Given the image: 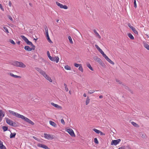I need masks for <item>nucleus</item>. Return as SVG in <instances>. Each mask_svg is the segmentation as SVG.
Here are the masks:
<instances>
[{
    "instance_id": "obj_45",
    "label": "nucleus",
    "mask_w": 149,
    "mask_h": 149,
    "mask_svg": "<svg viewBox=\"0 0 149 149\" xmlns=\"http://www.w3.org/2000/svg\"><path fill=\"white\" fill-rule=\"evenodd\" d=\"M134 7L135 8H136L137 7V5H136V0H134Z\"/></svg>"
},
{
    "instance_id": "obj_55",
    "label": "nucleus",
    "mask_w": 149,
    "mask_h": 149,
    "mask_svg": "<svg viewBox=\"0 0 149 149\" xmlns=\"http://www.w3.org/2000/svg\"><path fill=\"white\" fill-rule=\"evenodd\" d=\"M45 31L48 30V28L46 26H45L44 27Z\"/></svg>"
},
{
    "instance_id": "obj_37",
    "label": "nucleus",
    "mask_w": 149,
    "mask_h": 149,
    "mask_svg": "<svg viewBox=\"0 0 149 149\" xmlns=\"http://www.w3.org/2000/svg\"><path fill=\"white\" fill-rule=\"evenodd\" d=\"M3 28L4 29V30L5 31L6 33H9L8 29L7 28V27H6L5 26H4L3 27Z\"/></svg>"
},
{
    "instance_id": "obj_31",
    "label": "nucleus",
    "mask_w": 149,
    "mask_h": 149,
    "mask_svg": "<svg viewBox=\"0 0 149 149\" xmlns=\"http://www.w3.org/2000/svg\"><path fill=\"white\" fill-rule=\"evenodd\" d=\"M2 129L4 131H6L8 129V127H7L6 126H3L2 127Z\"/></svg>"
},
{
    "instance_id": "obj_64",
    "label": "nucleus",
    "mask_w": 149,
    "mask_h": 149,
    "mask_svg": "<svg viewBox=\"0 0 149 149\" xmlns=\"http://www.w3.org/2000/svg\"><path fill=\"white\" fill-rule=\"evenodd\" d=\"M126 147L127 148V149H131L130 147L129 146H127Z\"/></svg>"
},
{
    "instance_id": "obj_48",
    "label": "nucleus",
    "mask_w": 149,
    "mask_h": 149,
    "mask_svg": "<svg viewBox=\"0 0 149 149\" xmlns=\"http://www.w3.org/2000/svg\"><path fill=\"white\" fill-rule=\"evenodd\" d=\"M61 122L63 125L65 124V123L63 119H62L61 120Z\"/></svg>"
},
{
    "instance_id": "obj_24",
    "label": "nucleus",
    "mask_w": 149,
    "mask_h": 149,
    "mask_svg": "<svg viewBox=\"0 0 149 149\" xmlns=\"http://www.w3.org/2000/svg\"><path fill=\"white\" fill-rule=\"evenodd\" d=\"M131 123L132 125L135 127H139V126L138 124L132 121L131 122Z\"/></svg>"
},
{
    "instance_id": "obj_42",
    "label": "nucleus",
    "mask_w": 149,
    "mask_h": 149,
    "mask_svg": "<svg viewBox=\"0 0 149 149\" xmlns=\"http://www.w3.org/2000/svg\"><path fill=\"white\" fill-rule=\"evenodd\" d=\"M95 47L97 49V50L99 51L101 49L98 46V45H95Z\"/></svg>"
},
{
    "instance_id": "obj_53",
    "label": "nucleus",
    "mask_w": 149,
    "mask_h": 149,
    "mask_svg": "<svg viewBox=\"0 0 149 149\" xmlns=\"http://www.w3.org/2000/svg\"><path fill=\"white\" fill-rule=\"evenodd\" d=\"M47 56H48V57L50 56V54L49 53V52L48 51L47 52Z\"/></svg>"
},
{
    "instance_id": "obj_8",
    "label": "nucleus",
    "mask_w": 149,
    "mask_h": 149,
    "mask_svg": "<svg viewBox=\"0 0 149 149\" xmlns=\"http://www.w3.org/2000/svg\"><path fill=\"white\" fill-rule=\"evenodd\" d=\"M59 58L58 57H53L51 61H56V63H58L59 61Z\"/></svg>"
},
{
    "instance_id": "obj_61",
    "label": "nucleus",
    "mask_w": 149,
    "mask_h": 149,
    "mask_svg": "<svg viewBox=\"0 0 149 149\" xmlns=\"http://www.w3.org/2000/svg\"><path fill=\"white\" fill-rule=\"evenodd\" d=\"M15 78H21V77L20 76H17L16 75Z\"/></svg>"
},
{
    "instance_id": "obj_23",
    "label": "nucleus",
    "mask_w": 149,
    "mask_h": 149,
    "mask_svg": "<svg viewBox=\"0 0 149 149\" xmlns=\"http://www.w3.org/2000/svg\"><path fill=\"white\" fill-rule=\"evenodd\" d=\"M56 5L60 7V8H62V6H63V5L59 3V2H56Z\"/></svg>"
},
{
    "instance_id": "obj_39",
    "label": "nucleus",
    "mask_w": 149,
    "mask_h": 149,
    "mask_svg": "<svg viewBox=\"0 0 149 149\" xmlns=\"http://www.w3.org/2000/svg\"><path fill=\"white\" fill-rule=\"evenodd\" d=\"M94 141L95 143L97 144H98L99 143L98 141L97 138H95L94 139Z\"/></svg>"
},
{
    "instance_id": "obj_52",
    "label": "nucleus",
    "mask_w": 149,
    "mask_h": 149,
    "mask_svg": "<svg viewBox=\"0 0 149 149\" xmlns=\"http://www.w3.org/2000/svg\"><path fill=\"white\" fill-rule=\"evenodd\" d=\"M45 31L46 36V35H49V34H48V30H45Z\"/></svg>"
},
{
    "instance_id": "obj_57",
    "label": "nucleus",
    "mask_w": 149,
    "mask_h": 149,
    "mask_svg": "<svg viewBox=\"0 0 149 149\" xmlns=\"http://www.w3.org/2000/svg\"><path fill=\"white\" fill-rule=\"evenodd\" d=\"M100 135H104L105 134H104V133H103V132H101V131H100Z\"/></svg>"
},
{
    "instance_id": "obj_35",
    "label": "nucleus",
    "mask_w": 149,
    "mask_h": 149,
    "mask_svg": "<svg viewBox=\"0 0 149 149\" xmlns=\"http://www.w3.org/2000/svg\"><path fill=\"white\" fill-rule=\"evenodd\" d=\"M46 37H47V40H48V42L50 43L52 42V41L49 38V35H46Z\"/></svg>"
},
{
    "instance_id": "obj_28",
    "label": "nucleus",
    "mask_w": 149,
    "mask_h": 149,
    "mask_svg": "<svg viewBox=\"0 0 149 149\" xmlns=\"http://www.w3.org/2000/svg\"><path fill=\"white\" fill-rule=\"evenodd\" d=\"M64 68L65 70H71L70 67L68 65H66L65 66Z\"/></svg>"
},
{
    "instance_id": "obj_15",
    "label": "nucleus",
    "mask_w": 149,
    "mask_h": 149,
    "mask_svg": "<svg viewBox=\"0 0 149 149\" xmlns=\"http://www.w3.org/2000/svg\"><path fill=\"white\" fill-rule=\"evenodd\" d=\"M19 125V123L17 122H13V123L12 125V126L14 127H17Z\"/></svg>"
},
{
    "instance_id": "obj_41",
    "label": "nucleus",
    "mask_w": 149,
    "mask_h": 149,
    "mask_svg": "<svg viewBox=\"0 0 149 149\" xmlns=\"http://www.w3.org/2000/svg\"><path fill=\"white\" fill-rule=\"evenodd\" d=\"M64 86L65 87V90L66 91V92H68V88L67 87V85L66 84H64Z\"/></svg>"
},
{
    "instance_id": "obj_1",
    "label": "nucleus",
    "mask_w": 149,
    "mask_h": 149,
    "mask_svg": "<svg viewBox=\"0 0 149 149\" xmlns=\"http://www.w3.org/2000/svg\"><path fill=\"white\" fill-rule=\"evenodd\" d=\"M8 112L11 114L18 118H21L23 116L22 115H20V114L18 113H17L11 110H9Z\"/></svg>"
},
{
    "instance_id": "obj_19",
    "label": "nucleus",
    "mask_w": 149,
    "mask_h": 149,
    "mask_svg": "<svg viewBox=\"0 0 149 149\" xmlns=\"http://www.w3.org/2000/svg\"><path fill=\"white\" fill-rule=\"evenodd\" d=\"M143 44L144 47L147 50H149V45L146 42L144 43Z\"/></svg>"
},
{
    "instance_id": "obj_12",
    "label": "nucleus",
    "mask_w": 149,
    "mask_h": 149,
    "mask_svg": "<svg viewBox=\"0 0 149 149\" xmlns=\"http://www.w3.org/2000/svg\"><path fill=\"white\" fill-rule=\"evenodd\" d=\"M49 124L50 125H52V126L54 127H57V125L56 124V123H54V122L51 121L50 120L49 121Z\"/></svg>"
},
{
    "instance_id": "obj_60",
    "label": "nucleus",
    "mask_w": 149,
    "mask_h": 149,
    "mask_svg": "<svg viewBox=\"0 0 149 149\" xmlns=\"http://www.w3.org/2000/svg\"><path fill=\"white\" fill-rule=\"evenodd\" d=\"M52 57H52L51 56H49L48 57V58H49V59L51 60V61L52 59Z\"/></svg>"
},
{
    "instance_id": "obj_21",
    "label": "nucleus",
    "mask_w": 149,
    "mask_h": 149,
    "mask_svg": "<svg viewBox=\"0 0 149 149\" xmlns=\"http://www.w3.org/2000/svg\"><path fill=\"white\" fill-rule=\"evenodd\" d=\"M87 66L91 70H92V71L93 70L92 67L91 66V65L89 63H88L87 64Z\"/></svg>"
},
{
    "instance_id": "obj_9",
    "label": "nucleus",
    "mask_w": 149,
    "mask_h": 149,
    "mask_svg": "<svg viewBox=\"0 0 149 149\" xmlns=\"http://www.w3.org/2000/svg\"><path fill=\"white\" fill-rule=\"evenodd\" d=\"M18 67L24 68L26 67V65L22 62H19Z\"/></svg>"
},
{
    "instance_id": "obj_50",
    "label": "nucleus",
    "mask_w": 149,
    "mask_h": 149,
    "mask_svg": "<svg viewBox=\"0 0 149 149\" xmlns=\"http://www.w3.org/2000/svg\"><path fill=\"white\" fill-rule=\"evenodd\" d=\"M118 149H125V146H122L119 148Z\"/></svg>"
},
{
    "instance_id": "obj_58",
    "label": "nucleus",
    "mask_w": 149,
    "mask_h": 149,
    "mask_svg": "<svg viewBox=\"0 0 149 149\" xmlns=\"http://www.w3.org/2000/svg\"><path fill=\"white\" fill-rule=\"evenodd\" d=\"M5 115V114L4 112H3V114H2V116H1V117H2V118Z\"/></svg>"
},
{
    "instance_id": "obj_47",
    "label": "nucleus",
    "mask_w": 149,
    "mask_h": 149,
    "mask_svg": "<svg viewBox=\"0 0 149 149\" xmlns=\"http://www.w3.org/2000/svg\"><path fill=\"white\" fill-rule=\"evenodd\" d=\"M10 42L13 45H15V42L13 40H10Z\"/></svg>"
},
{
    "instance_id": "obj_20",
    "label": "nucleus",
    "mask_w": 149,
    "mask_h": 149,
    "mask_svg": "<svg viewBox=\"0 0 149 149\" xmlns=\"http://www.w3.org/2000/svg\"><path fill=\"white\" fill-rule=\"evenodd\" d=\"M16 134L15 133H11L10 135V138H14L16 135Z\"/></svg>"
},
{
    "instance_id": "obj_22",
    "label": "nucleus",
    "mask_w": 149,
    "mask_h": 149,
    "mask_svg": "<svg viewBox=\"0 0 149 149\" xmlns=\"http://www.w3.org/2000/svg\"><path fill=\"white\" fill-rule=\"evenodd\" d=\"M37 146L38 147H41V148H44L46 145H45L44 144H41V143H38V144Z\"/></svg>"
},
{
    "instance_id": "obj_59",
    "label": "nucleus",
    "mask_w": 149,
    "mask_h": 149,
    "mask_svg": "<svg viewBox=\"0 0 149 149\" xmlns=\"http://www.w3.org/2000/svg\"><path fill=\"white\" fill-rule=\"evenodd\" d=\"M33 139H35V140H36L37 141L38 140V139L37 137H36L34 136H33Z\"/></svg>"
},
{
    "instance_id": "obj_40",
    "label": "nucleus",
    "mask_w": 149,
    "mask_h": 149,
    "mask_svg": "<svg viewBox=\"0 0 149 149\" xmlns=\"http://www.w3.org/2000/svg\"><path fill=\"white\" fill-rule=\"evenodd\" d=\"M81 64H77L76 63H74V66L76 67H77V68L78 67H79L80 66V65H81Z\"/></svg>"
},
{
    "instance_id": "obj_62",
    "label": "nucleus",
    "mask_w": 149,
    "mask_h": 149,
    "mask_svg": "<svg viewBox=\"0 0 149 149\" xmlns=\"http://www.w3.org/2000/svg\"><path fill=\"white\" fill-rule=\"evenodd\" d=\"M45 149H50L47 146H46L44 148Z\"/></svg>"
},
{
    "instance_id": "obj_36",
    "label": "nucleus",
    "mask_w": 149,
    "mask_h": 149,
    "mask_svg": "<svg viewBox=\"0 0 149 149\" xmlns=\"http://www.w3.org/2000/svg\"><path fill=\"white\" fill-rule=\"evenodd\" d=\"M68 38L71 44H72L73 43V42L72 41V39L71 37L70 36H69L68 37Z\"/></svg>"
},
{
    "instance_id": "obj_17",
    "label": "nucleus",
    "mask_w": 149,
    "mask_h": 149,
    "mask_svg": "<svg viewBox=\"0 0 149 149\" xmlns=\"http://www.w3.org/2000/svg\"><path fill=\"white\" fill-rule=\"evenodd\" d=\"M130 29L132 30L136 34H138V32L137 31L136 29L134 27H131Z\"/></svg>"
},
{
    "instance_id": "obj_51",
    "label": "nucleus",
    "mask_w": 149,
    "mask_h": 149,
    "mask_svg": "<svg viewBox=\"0 0 149 149\" xmlns=\"http://www.w3.org/2000/svg\"><path fill=\"white\" fill-rule=\"evenodd\" d=\"M116 82L118 83H119V84H122L121 82L119 80H118L117 79H116Z\"/></svg>"
},
{
    "instance_id": "obj_27",
    "label": "nucleus",
    "mask_w": 149,
    "mask_h": 149,
    "mask_svg": "<svg viewBox=\"0 0 149 149\" xmlns=\"http://www.w3.org/2000/svg\"><path fill=\"white\" fill-rule=\"evenodd\" d=\"M5 119L6 123L8 125H10V122H11V120L9 119L8 118H6Z\"/></svg>"
},
{
    "instance_id": "obj_33",
    "label": "nucleus",
    "mask_w": 149,
    "mask_h": 149,
    "mask_svg": "<svg viewBox=\"0 0 149 149\" xmlns=\"http://www.w3.org/2000/svg\"><path fill=\"white\" fill-rule=\"evenodd\" d=\"M99 51L102 55L103 57H104L105 55H106L101 49Z\"/></svg>"
},
{
    "instance_id": "obj_13",
    "label": "nucleus",
    "mask_w": 149,
    "mask_h": 149,
    "mask_svg": "<svg viewBox=\"0 0 149 149\" xmlns=\"http://www.w3.org/2000/svg\"><path fill=\"white\" fill-rule=\"evenodd\" d=\"M47 80H48L49 82H52V80L51 78L48 75L46 74V76L44 77Z\"/></svg>"
},
{
    "instance_id": "obj_14",
    "label": "nucleus",
    "mask_w": 149,
    "mask_h": 149,
    "mask_svg": "<svg viewBox=\"0 0 149 149\" xmlns=\"http://www.w3.org/2000/svg\"><path fill=\"white\" fill-rule=\"evenodd\" d=\"M93 31L95 34L96 36L98 37V38L99 39L101 38V36H100L99 35L98 33L94 29L93 30Z\"/></svg>"
},
{
    "instance_id": "obj_32",
    "label": "nucleus",
    "mask_w": 149,
    "mask_h": 149,
    "mask_svg": "<svg viewBox=\"0 0 149 149\" xmlns=\"http://www.w3.org/2000/svg\"><path fill=\"white\" fill-rule=\"evenodd\" d=\"M3 114V111L2 110H0V122L2 120V114Z\"/></svg>"
},
{
    "instance_id": "obj_3",
    "label": "nucleus",
    "mask_w": 149,
    "mask_h": 149,
    "mask_svg": "<svg viewBox=\"0 0 149 149\" xmlns=\"http://www.w3.org/2000/svg\"><path fill=\"white\" fill-rule=\"evenodd\" d=\"M44 137L48 140L52 139H54L53 136L51 135L50 134H47L46 133H44Z\"/></svg>"
},
{
    "instance_id": "obj_44",
    "label": "nucleus",
    "mask_w": 149,
    "mask_h": 149,
    "mask_svg": "<svg viewBox=\"0 0 149 149\" xmlns=\"http://www.w3.org/2000/svg\"><path fill=\"white\" fill-rule=\"evenodd\" d=\"M0 149H6V147L3 145L0 146Z\"/></svg>"
},
{
    "instance_id": "obj_11",
    "label": "nucleus",
    "mask_w": 149,
    "mask_h": 149,
    "mask_svg": "<svg viewBox=\"0 0 149 149\" xmlns=\"http://www.w3.org/2000/svg\"><path fill=\"white\" fill-rule=\"evenodd\" d=\"M51 104L52 105V106H54V107H56V108H57L58 109H61L62 108V107L61 106L58 105L57 104H54V103L53 102H51Z\"/></svg>"
},
{
    "instance_id": "obj_29",
    "label": "nucleus",
    "mask_w": 149,
    "mask_h": 149,
    "mask_svg": "<svg viewBox=\"0 0 149 149\" xmlns=\"http://www.w3.org/2000/svg\"><path fill=\"white\" fill-rule=\"evenodd\" d=\"M93 130L97 134H99L100 132V131L95 128L93 129Z\"/></svg>"
},
{
    "instance_id": "obj_54",
    "label": "nucleus",
    "mask_w": 149,
    "mask_h": 149,
    "mask_svg": "<svg viewBox=\"0 0 149 149\" xmlns=\"http://www.w3.org/2000/svg\"><path fill=\"white\" fill-rule=\"evenodd\" d=\"M8 18L9 19H10V20L13 21V19L10 16H8Z\"/></svg>"
},
{
    "instance_id": "obj_4",
    "label": "nucleus",
    "mask_w": 149,
    "mask_h": 149,
    "mask_svg": "<svg viewBox=\"0 0 149 149\" xmlns=\"http://www.w3.org/2000/svg\"><path fill=\"white\" fill-rule=\"evenodd\" d=\"M121 140L120 139H118L116 140H112L111 142V145H116L118 144L120 141Z\"/></svg>"
},
{
    "instance_id": "obj_49",
    "label": "nucleus",
    "mask_w": 149,
    "mask_h": 149,
    "mask_svg": "<svg viewBox=\"0 0 149 149\" xmlns=\"http://www.w3.org/2000/svg\"><path fill=\"white\" fill-rule=\"evenodd\" d=\"M104 58H105L106 60L107 61V60L109 59V58L107 56H106V55H105L104 57H103Z\"/></svg>"
},
{
    "instance_id": "obj_63",
    "label": "nucleus",
    "mask_w": 149,
    "mask_h": 149,
    "mask_svg": "<svg viewBox=\"0 0 149 149\" xmlns=\"http://www.w3.org/2000/svg\"><path fill=\"white\" fill-rule=\"evenodd\" d=\"M128 26L130 28L131 27H133V26H132L130 24H128Z\"/></svg>"
},
{
    "instance_id": "obj_34",
    "label": "nucleus",
    "mask_w": 149,
    "mask_h": 149,
    "mask_svg": "<svg viewBox=\"0 0 149 149\" xmlns=\"http://www.w3.org/2000/svg\"><path fill=\"white\" fill-rule=\"evenodd\" d=\"M79 70L81 72H83V69L82 68V67L81 65L79 68Z\"/></svg>"
},
{
    "instance_id": "obj_46",
    "label": "nucleus",
    "mask_w": 149,
    "mask_h": 149,
    "mask_svg": "<svg viewBox=\"0 0 149 149\" xmlns=\"http://www.w3.org/2000/svg\"><path fill=\"white\" fill-rule=\"evenodd\" d=\"M10 76H11L14 77L15 78V76H16V75H14L12 73H10Z\"/></svg>"
},
{
    "instance_id": "obj_26",
    "label": "nucleus",
    "mask_w": 149,
    "mask_h": 149,
    "mask_svg": "<svg viewBox=\"0 0 149 149\" xmlns=\"http://www.w3.org/2000/svg\"><path fill=\"white\" fill-rule=\"evenodd\" d=\"M128 36L132 40H133L134 38L132 35L130 33H128L127 34Z\"/></svg>"
},
{
    "instance_id": "obj_10",
    "label": "nucleus",
    "mask_w": 149,
    "mask_h": 149,
    "mask_svg": "<svg viewBox=\"0 0 149 149\" xmlns=\"http://www.w3.org/2000/svg\"><path fill=\"white\" fill-rule=\"evenodd\" d=\"M38 71L44 77L46 76V74L45 72L43 71L40 69H39L38 70Z\"/></svg>"
},
{
    "instance_id": "obj_30",
    "label": "nucleus",
    "mask_w": 149,
    "mask_h": 149,
    "mask_svg": "<svg viewBox=\"0 0 149 149\" xmlns=\"http://www.w3.org/2000/svg\"><path fill=\"white\" fill-rule=\"evenodd\" d=\"M90 102V99L89 98V97L88 96L86 100V105H87Z\"/></svg>"
},
{
    "instance_id": "obj_25",
    "label": "nucleus",
    "mask_w": 149,
    "mask_h": 149,
    "mask_svg": "<svg viewBox=\"0 0 149 149\" xmlns=\"http://www.w3.org/2000/svg\"><path fill=\"white\" fill-rule=\"evenodd\" d=\"M21 37L25 42H26L28 40L24 36H21Z\"/></svg>"
},
{
    "instance_id": "obj_7",
    "label": "nucleus",
    "mask_w": 149,
    "mask_h": 149,
    "mask_svg": "<svg viewBox=\"0 0 149 149\" xmlns=\"http://www.w3.org/2000/svg\"><path fill=\"white\" fill-rule=\"evenodd\" d=\"M94 60L98 62L100 64H101L102 62V61L99 58L97 57V56L94 57Z\"/></svg>"
},
{
    "instance_id": "obj_56",
    "label": "nucleus",
    "mask_w": 149,
    "mask_h": 149,
    "mask_svg": "<svg viewBox=\"0 0 149 149\" xmlns=\"http://www.w3.org/2000/svg\"><path fill=\"white\" fill-rule=\"evenodd\" d=\"M0 8H1V9L2 10H3V7L1 5V4L0 3Z\"/></svg>"
},
{
    "instance_id": "obj_2",
    "label": "nucleus",
    "mask_w": 149,
    "mask_h": 149,
    "mask_svg": "<svg viewBox=\"0 0 149 149\" xmlns=\"http://www.w3.org/2000/svg\"><path fill=\"white\" fill-rule=\"evenodd\" d=\"M22 120H24L25 121L29 123L32 125H34V123L31 120L29 119L28 118L25 117L24 116H22V118H21Z\"/></svg>"
},
{
    "instance_id": "obj_5",
    "label": "nucleus",
    "mask_w": 149,
    "mask_h": 149,
    "mask_svg": "<svg viewBox=\"0 0 149 149\" xmlns=\"http://www.w3.org/2000/svg\"><path fill=\"white\" fill-rule=\"evenodd\" d=\"M67 131L71 136L74 137L75 136V135L72 129H67Z\"/></svg>"
},
{
    "instance_id": "obj_18",
    "label": "nucleus",
    "mask_w": 149,
    "mask_h": 149,
    "mask_svg": "<svg viewBox=\"0 0 149 149\" xmlns=\"http://www.w3.org/2000/svg\"><path fill=\"white\" fill-rule=\"evenodd\" d=\"M26 42L28 45H31L32 47L34 48L35 47V46L33 44L32 42L29 41V40H28Z\"/></svg>"
},
{
    "instance_id": "obj_43",
    "label": "nucleus",
    "mask_w": 149,
    "mask_h": 149,
    "mask_svg": "<svg viewBox=\"0 0 149 149\" xmlns=\"http://www.w3.org/2000/svg\"><path fill=\"white\" fill-rule=\"evenodd\" d=\"M62 8H63L64 9H67L68 8V7L66 5H63Z\"/></svg>"
},
{
    "instance_id": "obj_6",
    "label": "nucleus",
    "mask_w": 149,
    "mask_h": 149,
    "mask_svg": "<svg viewBox=\"0 0 149 149\" xmlns=\"http://www.w3.org/2000/svg\"><path fill=\"white\" fill-rule=\"evenodd\" d=\"M24 49L28 51H31L32 50H34L35 49V48L32 47V48H30L28 46H25L24 47Z\"/></svg>"
},
{
    "instance_id": "obj_38",
    "label": "nucleus",
    "mask_w": 149,
    "mask_h": 149,
    "mask_svg": "<svg viewBox=\"0 0 149 149\" xmlns=\"http://www.w3.org/2000/svg\"><path fill=\"white\" fill-rule=\"evenodd\" d=\"M107 61L109 62L110 63L114 65V63L109 58V59L107 60Z\"/></svg>"
},
{
    "instance_id": "obj_16",
    "label": "nucleus",
    "mask_w": 149,
    "mask_h": 149,
    "mask_svg": "<svg viewBox=\"0 0 149 149\" xmlns=\"http://www.w3.org/2000/svg\"><path fill=\"white\" fill-rule=\"evenodd\" d=\"M19 62V61H15L13 63V64L15 66L18 67Z\"/></svg>"
}]
</instances>
